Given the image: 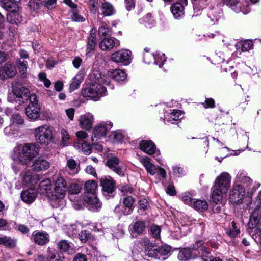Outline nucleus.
I'll list each match as a JSON object with an SVG mask.
<instances>
[{"label": "nucleus", "instance_id": "1", "mask_svg": "<svg viewBox=\"0 0 261 261\" xmlns=\"http://www.w3.org/2000/svg\"><path fill=\"white\" fill-rule=\"evenodd\" d=\"M231 177L228 173H221L216 179L212 188V198L213 202L220 203L223 200L230 185Z\"/></svg>", "mask_w": 261, "mask_h": 261}, {"label": "nucleus", "instance_id": "2", "mask_svg": "<svg viewBox=\"0 0 261 261\" xmlns=\"http://www.w3.org/2000/svg\"><path fill=\"white\" fill-rule=\"evenodd\" d=\"M33 134L36 141L40 145L47 146L52 141V131L50 127L46 124L34 129Z\"/></svg>", "mask_w": 261, "mask_h": 261}, {"label": "nucleus", "instance_id": "3", "mask_svg": "<svg viewBox=\"0 0 261 261\" xmlns=\"http://www.w3.org/2000/svg\"><path fill=\"white\" fill-rule=\"evenodd\" d=\"M39 149V146L36 143L25 144L22 148V153L19 155L17 159L20 163L27 164L38 154Z\"/></svg>", "mask_w": 261, "mask_h": 261}, {"label": "nucleus", "instance_id": "4", "mask_svg": "<svg viewBox=\"0 0 261 261\" xmlns=\"http://www.w3.org/2000/svg\"><path fill=\"white\" fill-rule=\"evenodd\" d=\"M29 102V104L25 108L26 115L31 119L36 120L40 115V107L37 96L35 94L30 95Z\"/></svg>", "mask_w": 261, "mask_h": 261}, {"label": "nucleus", "instance_id": "5", "mask_svg": "<svg viewBox=\"0 0 261 261\" xmlns=\"http://www.w3.org/2000/svg\"><path fill=\"white\" fill-rule=\"evenodd\" d=\"M106 91V88L103 86L91 84L90 87L83 89L82 94L84 97H90L96 101L105 95Z\"/></svg>", "mask_w": 261, "mask_h": 261}, {"label": "nucleus", "instance_id": "6", "mask_svg": "<svg viewBox=\"0 0 261 261\" xmlns=\"http://www.w3.org/2000/svg\"><path fill=\"white\" fill-rule=\"evenodd\" d=\"M54 190L52 192L53 196L57 199H62L64 197L68 190L66 180L63 177L58 176L55 180Z\"/></svg>", "mask_w": 261, "mask_h": 261}, {"label": "nucleus", "instance_id": "7", "mask_svg": "<svg viewBox=\"0 0 261 261\" xmlns=\"http://www.w3.org/2000/svg\"><path fill=\"white\" fill-rule=\"evenodd\" d=\"M3 7L8 12L7 20L11 24L16 23V3L15 0H8L4 3Z\"/></svg>", "mask_w": 261, "mask_h": 261}, {"label": "nucleus", "instance_id": "8", "mask_svg": "<svg viewBox=\"0 0 261 261\" xmlns=\"http://www.w3.org/2000/svg\"><path fill=\"white\" fill-rule=\"evenodd\" d=\"M244 188L240 185H237L233 187L230 191L229 201L233 203H241L242 202L245 195Z\"/></svg>", "mask_w": 261, "mask_h": 261}, {"label": "nucleus", "instance_id": "9", "mask_svg": "<svg viewBox=\"0 0 261 261\" xmlns=\"http://www.w3.org/2000/svg\"><path fill=\"white\" fill-rule=\"evenodd\" d=\"M131 51L123 49L113 53L111 55V60L116 63H123L128 64L130 63Z\"/></svg>", "mask_w": 261, "mask_h": 261}, {"label": "nucleus", "instance_id": "10", "mask_svg": "<svg viewBox=\"0 0 261 261\" xmlns=\"http://www.w3.org/2000/svg\"><path fill=\"white\" fill-rule=\"evenodd\" d=\"M258 205L251 213L250 217L249 226L251 228H255L261 220V197L258 196L257 199Z\"/></svg>", "mask_w": 261, "mask_h": 261}, {"label": "nucleus", "instance_id": "11", "mask_svg": "<svg viewBox=\"0 0 261 261\" xmlns=\"http://www.w3.org/2000/svg\"><path fill=\"white\" fill-rule=\"evenodd\" d=\"M84 200L90 205V208L92 211H98L101 207V202L97 198L95 194L85 195Z\"/></svg>", "mask_w": 261, "mask_h": 261}, {"label": "nucleus", "instance_id": "12", "mask_svg": "<svg viewBox=\"0 0 261 261\" xmlns=\"http://www.w3.org/2000/svg\"><path fill=\"white\" fill-rule=\"evenodd\" d=\"M113 126V123L111 122H103L100 125L95 127L93 130V135L95 138H100L105 136L108 130Z\"/></svg>", "mask_w": 261, "mask_h": 261}, {"label": "nucleus", "instance_id": "13", "mask_svg": "<svg viewBox=\"0 0 261 261\" xmlns=\"http://www.w3.org/2000/svg\"><path fill=\"white\" fill-rule=\"evenodd\" d=\"M50 167L49 163L42 157L35 159L32 166L33 171L40 172L48 169Z\"/></svg>", "mask_w": 261, "mask_h": 261}, {"label": "nucleus", "instance_id": "14", "mask_svg": "<svg viewBox=\"0 0 261 261\" xmlns=\"http://www.w3.org/2000/svg\"><path fill=\"white\" fill-rule=\"evenodd\" d=\"M101 14L104 17H110L116 13V9L114 6L110 2L104 1L100 6Z\"/></svg>", "mask_w": 261, "mask_h": 261}, {"label": "nucleus", "instance_id": "15", "mask_svg": "<svg viewBox=\"0 0 261 261\" xmlns=\"http://www.w3.org/2000/svg\"><path fill=\"white\" fill-rule=\"evenodd\" d=\"M119 163V160L116 156H112L109 159L107 162V166L113 169V170L119 175L123 173L124 167L118 166Z\"/></svg>", "mask_w": 261, "mask_h": 261}, {"label": "nucleus", "instance_id": "16", "mask_svg": "<svg viewBox=\"0 0 261 261\" xmlns=\"http://www.w3.org/2000/svg\"><path fill=\"white\" fill-rule=\"evenodd\" d=\"M7 77L12 78L16 74V63L14 61H8L3 67L2 70Z\"/></svg>", "mask_w": 261, "mask_h": 261}, {"label": "nucleus", "instance_id": "17", "mask_svg": "<svg viewBox=\"0 0 261 261\" xmlns=\"http://www.w3.org/2000/svg\"><path fill=\"white\" fill-rule=\"evenodd\" d=\"M37 196L36 191L32 188L23 191L21 194V199L22 200L28 204L33 202Z\"/></svg>", "mask_w": 261, "mask_h": 261}, {"label": "nucleus", "instance_id": "18", "mask_svg": "<svg viewBox=\"0 0 261 261\" xmlns=\"http://www.w3.org/2000/svg\"><path fill=\"white\" fill-rule=\"evenodd\" d=\"M115 46V39L111 37L103 38L99 43V48L103 51H110Z\"/></svg>", "mask_w": 261, "mask_h": 261}, {"label": "nucleus", "instance_id": "19", "mask_svg": "<svg viewBox=\"0 0 261 261\" xmlns=\"http://www.w3.org/2000/svg\"><path fill=\"white\" fill-rule=\"evenodd\" d=\"M134 202V199L131 196L123 198V205L124 208L122 210V212L124 215H129L133 212L135 207Z\"/></svg>", "mask_w": 261, "mask_h": 261}, {"label": "nucleus", "instance_id": "20", "mask_svg": "<svg viewBox=\"0 0 261 261\" xmlns=\"http://www.w3.org/2000/svg\"><path fill=\"white\" fill-rule=\"evenodd\" d=\"M80 170V164L73 159H69L67 160L66 171H68L70 175H75L79 173Z\"/></svg>", "mask_w": 261, "mask_h": 261}, {"label": "nucleus", "instance_id": "21", "mask_svg": "<svg viewBox=\"0 0 261 261\" xmlns=\"http://www.w3.org/2000/svg\"><path fill=\"white\" fill-rule=\"evenodd\" d=\"M100 185L102 187L103 190L108 193H112L114 190V182L110 177L101 178Z\"/></svg>", "mask_w": 261, "mask_h": 261}, {"label": "nucleus", "instance_id": "22", "mask_svg": "<svg viewBox=\"0 0 261 261\" xmlns=\"http://www.w3.org/2000/svg\"><path fill=\"white\" fill-rule=\"evenodd\" d=\"M30 95L28 88L21 87L17 89V102L19 105L23 103L28 99H29Z\"/></svg>", "mask_w": 261, "mask_h": 261}, {"label": "nucleus", "instance_id": "23", "mask_svg": "<svg viewBox=\"0 0 261 261\" xmlns=\"http://www.w3.org/2000/svg\"><path fill=\"white\" fill-rule=\"evenodd\" d=\"M34 242L38 245H44L48 242L49 239L46 232H38L33 234Z\"/></svg>", "mask_w": 261, "mask_h": 261}, {"label": "nucleus", "instance_id": "24", "mask_svg": "<svg viewBox=\"0 0 261 261\" xmlns=\"http://www.w3.org/2000/svg\"><path fill=\"white\" fill-rule=\"evenodd\" d=\"M139 145L140 149L149 154H152L155 152V145L150 141L143 140Z\"/></svg>", "mask_w": 261, "mask_h": 261}, {"label": "nucleus", "instance_id": "25", "mask_svg": "<svg viewBox=\"0 0 261 261\" xmlns=\"http://www.w3.org/2000/svg\"><path fill=\"white\" fill-rule=\"evenodd\" d=\"M140 161L148 173L153 175L157 172L158 167L150 162V159L148 157L143 158L141 159Z\"/></svg>", "mask_w": 261, "mask_h": 261}, {"label": "nucleus", "instance_id": "26", "mask_svg": "<svg viewBox=\"0 0 261 261\" xmlns=\"http://www.w3.org/2000/svg\"><path fill=\"white\" fill-rule=\"evenodd\" d=\"M16 119V117L15 115H12L10 118V124L8 126L5 127L4 130L5 135L11 137L15 135L16 130V124L15 123Z\"/></svg>", "mask_w": 261, "mask_h": 261}, {"label": "nucleus", "instance_id": "27", "mask_svg": "<svg viewBox=\"0 0 261 261\" xmlns=\"http://www.w3.org/2000/svg\"><path fill=\"white\" fill-rule=\"evenodd\" d=\"M96 29H92L91 30L89 37L88 38L87 49L88 53L93 51L96 44Z\"/></svg>", "mask_w": 261, "mask_h": 261}, {"label": "nucleus", "instance_id": "28", "mask_svg": "<svg viewBox=\"0 0 261 261\" xmlns=\"http://www.w3.org/2000/svg\"><path fill=\"white\" fill-rule=\"evenodd\" d=\"M92 116H82L79 119L80 124L83 129L89 130L92 126Z\"/></svg>", "mask_w": 261, "mask_h": 261}, {"label": "nucleus", "instance_id": "29", "mask_svg": "<svg viewBox=\"0 0 261 261\" xmlns=\"http://www.w3.org/2000/svg\"><path fill=\"white\" fill-rule=\"evenodd\" d=\"M184 6L181 3L177 2L172 5L171 12L175 18H178L184 14Z\"/></svg>", "mask_w": 261, "mask_h": 261}, {"label": "nucleus", "instance_id": "30", "mask_svg": "<svg viewBox=\"0 0 261 261\" xmlns=\"http://www.w3.org/2000/svg\"><path fill=\"white\" fill-rule=\"evenodd\" d=\"M145 256L157 259V246L154 243L150 244L144 249Z\"/></svg>", "mask_w": 261, "mask_h": 261}, {"label": "nucleus", "instance_id": "31", "mask_svg": "<svg viewBox=\"0 0 261 261\" xmlns=\"http://www.w3.org/2000/svg\"><path fill=\"white\" fill-rule=\"evenodd\" d=\"M253 46V43L251 41L244 40L238 42L236 47L237 50L241 51H247L250 50Z\"/></svg>", "mask_w": 261, "mask_h": 261}, {"label": "nucleus", "instance_id": "32", "mask_svg": "<svg viewBox=\"0 0 261 261\" xmlns=\"http://www.w3.org/2000/svg\"><path fill=\"white\" fill-rule=\"evenodd\" d=\"M112 78L117 81H123L126 77L125 72L121 69H115L111 73Z\"/></svg>", "mask_w": 261, "mask_h": 261}, {"label": "nucleus", "instance_id": "33", "mask_svg": "<svg viewBox=\"0 0 261 261\" xmlns=\"http://www.w3.org/2000/svg\"><path fill=\"white\" fill-rule=\"evenodd\" d=\"M97 187V184L94 180H88L86 181L85 185V190L87 193L86 195L95 194Z\"/></svg>", "mask_w": 261, "mask_h": 261}, {"label": "nucleus", "instance_id": "34", "mask_svg": "<svg viewBox=\"0 0 261 261\" xmlns=\"http://www.w3.org/2000/svg\"><path fill=\"white\" fill-rule=\"evenodd\" d=\"M17 68L19 70V72L20 74V76L24 79L27 77L28 73L27 72V62L24 60L21 61L19 60V63L17 65Z\"/></svg>", "mask_w": 261, "mask_h": 261}, {"label": "nucleus", "instance_id": "35", "mask_svg": "<svg viewBox=\"0 0 261 261\" xmlns=\"http://www.w3.org/2000/svg\"><path fill=\"white\" fill-rule=\"evenodd\" d=\"M111 33V30L107 24L100 26L98 30V35L101 39L110 37Z\"/></svg>", "mask_w": 261, "mask_h": 261}, {"label": "nucleus", "instance_id": "36", "mask_svg": "<svg viewBox=\"0 0 261 261\" xmlns=\"http://www.w3.org/2000/svg\"><path fill=\"white\" fill-rule=\"evenodd\" d=\"M16 99V82L14 81L11 84V87L9 90L8 100L14 102Z\"/></svg>", "mask_w": 261, "mask_h": 261}, {"label": "nucleus", "instance_id": "37", "mask_svg": "<svg viewBox=\"0 0 261 261\" xmlns=\"http://www.w3.org/2000/svg\"><path fill=\"white\" fill-rule=\"evenodd\" d=\"M193 207L197 211H203L208 208V203L205 200H197L193 203Z\"/></svg>", "mask_w": 261, "mask_h": 261}, {"label": "nucleus", "instance_id": "38", "mask_svg": "<svg viewBox=\"0 0 261 261\" xmlns=\"http://www.w3.org/2000/svg\"><path fill=\"white\" fill-rule=\"evenodd\" d=\"M191 247L185 248L178 254V257L181 261H186L192 258Z\"/></svg>", "mask_w": 261, "mask_h": 261}, {"label": "nucleus", "instance_id": "39", "mask_svg": "<svg viewBox=\"0 0 261 261\" xmlns=\"http://www.w3.org/2000/svg\"><path fill=\"white\" fill-rule=\"evenodd\" d=\"M102 77L99 71L94 70L90 75V78L92 81V84L100 85V82L102 81Z\"/></svg>", "mask_w": 261, "mask_h": 261}, {"label": "nucleus", "instance_id": "40", "mask_svg": "<svg viewBox=\"0 0 261 261\" xmlns=\"http://www.w3.org/2000/svg\"><path fill=\"white\" fill-rule=\"evenodd\" d=\"M82 189V185L76 182H72L68 187L67 191L71 194H77Z\"/></svg>", "mask_w": 261, "mask_h": 261}, {"label": "nucleus", "instance_id": "41", "mask_svg": "<svg viewBox=\"0 0 261 261\" xmlns=\"http://www.w3.org/2000/svg\"><path fill=\"white\" fill-rule=\"evenodd\" d=\"M145 228V223L142 221H137L133 225L134 232L139 234H142Z\"/></svg>", "mask_w": 261, "mask_h": 261}, {"label": "nucleus", "instance_id": "42", "mask_svg": "<svg viewBox=\"0 0 261 261\" xmlns=\"http://www.w3.org/2000/svg\"><path fill=\"white\" fill-rule=\"evenodd\" d=\"M171 248L168 246H162L157 247V259L160 256L167 255L170 251Z\"/></svg>", "mask_w": 261, "mask_h": 261}, {"label": "nucleus", "instance_id": "43", "mask_svg": "<svg viewBox=\"0 0 261 261\" xmlns=\"http://www.w3.org/2000/svg\"><path fill=\"white\" fill-rule=\"evenodd\" d=\"M58 249L63 252L67 251L72 247L70 244L66 240L60 241L58 243Z\"/></svg>", "mask_w": 261, "mask_h": 261}, {"label": "nucleus", "instance_id": "44", "mask_svg": "<svg viewBox=\"0 0 261 261\" xmlns=\"http://www.w3.org/2000/svg\"><path fill=\"white\" fill-rule=\"evenodd\" d=\"M149 207V203L147 199L143 198L140 200L139 202V210L138 211L140 213L142 214Z\"/></svg>", "mask_w": 261, "mask_h": 261}, {"label": "nucleus", "instance_id": "45", "mask_svg": "<svg viewBox=\"0 0 261 261\" xmlns=\"http://www.w3.org/2000/svg\"><path fill=\"white\" fill-rule=\"evenodd\" d=\"M14 243L10 237L6 236H0V245H4L6 246L11 247Z\"/></svg>", "mask_w": 261, "mask_h": 261}, {"label": "nucleus", "instance_id": "46", "mask_svg": "<svg viewBox=\"0 0 261 261\" xmlns=\"http://www.w3.org/2000/svg\"><path fill=\"white\" fill-rule=\"evenodd\" d=\"M82 78L80 76L76 75L73 79L70 86V90L74 91L79 88Z\"/></svg>", "mask_w": 261, "mask_h": 261}, {"label": "nucleus", "instance_id": "47", "mask_svg": "<svg viewBox=\"0 0 261 261\" xmlns=\"http://www.w3.org/2000/svg\"><path fill=\"white\" fill-rule=\"evenodd\" d=\"M51 182L49 179H46L39 184V187L40 190H48L50 189Z\"/></svg>", "mask_w": 261, "mask_h": 261}, {"label": "nucleus", "instance_id": "48", "mask_svg": "<svg viewBox=\"0 0 261 261\" xmlns=\"http://www.w3.org/2000/svg\"><path fill=\"white\" fill-rule=\"evenodd\" d=\"M151 234L155 238L160 237L161 228L157 225H152L150 228Z\"/></svg>", "mask_w": 261, "mask_h": 261}, {"label": "nucleus", "instance_id": "49", "mask_svg": "<svg viewBox=\"0 0 261 261\" xmlns=\"http://www.w3.org/2000/svg\"><path fill=\"white\" fill-rule=\"evenodd\" d=\"M238 178L240 180L241 182L243 184H246L248 186L251 184L252 182L251 179L249 177L246 176L243 173H241L238 175Z\"/></svg>", "mask_w": 261, "mask_h": 261}, {"label": "nucleus", "instance_id": "50", "mask_svg": "<svg viewBox=\"0 0 261 261\" xmlns=\"http://www.w3.org/2000/svg\"><path fill=\"white\" fill-rule=\"evenodd\" d=\"M111 136L113 139V142L114 143H118L121 142L123 140V136L122 134L119 132H112Z\"/></svg>", "mask_w": 261, "mask_h": 261}, {"label": "nucleus", "instance_id": "51", "mask_svg": "<svg viewBox=\"0 0 261 261\" xmlns=\"http://www.w3.org/2000/svg\"><path fill=\"white\" fill-rule=\"evenodd\" d=\"M89 4L91 7V10L93 13L95 14L98 11V0H89Z\"/></svg>", "mask_w": 261, "mask_h": 261}, {"label": "nucleus", "instance_id": "52", "mask_svg": "<svg viewBox=\"0 0 261 261\" xmlns=\"http://www.w3.org/2000/svg\"><path fill=\"white\" fill-rule=\"evenodd\" d=\"M79 238L82 242H86L91 238V234L87 231H82L79 234Z\"/></svg>", "mask_w": 261, "mask_h": 261}, {"label": "nucleus", "instance_id": "53", "mask_svg": "<svg viewBox=\"0 0 261 261\" xmlns=\"http://www.w3.org/2000/svg\"><path fill=\"white\" fill-rule=\"evenodd\" d=\"M62 135V143L64 146L67 145V141L69 139V135L67 130L65 129H62L61 130Z\"/></svg>", "mask_w": 261, "mask_h": 261}, {"label": "nucleus", "instance_id": "54", "mask_svg": "<svg viewBox=\"0 0 261 261\" xmlns=\"http://www.w3.org/2000/svg\"><path fill=\"white\" fill-rule=\"evenodd\" d=\"M71 18L73 21L76 22H83L85 21V18L79 14L75 10L72 11Z\"/></svg>", "mask_w": 261, "mask_h": 261}, {"label": "nucleus", "instance_id": "55", "mask_svg": "<svg viewBox=\"0 0 261 261\" xmlns=\"http://www.w3.org/2000/svg\"><path fill=\"white\" fill-rule=\"evenodd\" d=\"M56 257V255L54 254H51L49 256H46L43 255H38L37 256V260L39 261H51L53 259H54Z\"/></svg>", "mask_w": 261, "mask_h": 261}, {"label": "nucleus", "instance_id": "56", "mask_svg": "<svg viewBox=\"0 0 261 261\" xmlns=\"http://www.w3.org/2000/svg\"><path fill=\"white\" fill-rule=\"evenodd\" d=\"M203 105L205 108H214L215 107L214 100L212 98H206Z\"/></svg>", "mask_w": 261, "mask_h": 261}, {"label": "nucleus", "instance_id": "57", "mask_svg": "<svg viewBox=\"0 0 261 261\" xmlns=\"http://www.w3.org/2000/svg\"><path fill=\"white\" fill-rule=\"evenodd\" d=\"M184 202L189 205L193 204L192 199L189 193H185L182 197Z\"/></svg>", "mask_w": 261, "mask_h": 261}, {"label": "nucleus", "instance_id": "58", "mask_svg": "<svg viewBox=\"0 0 261 261\" xmlns=\"http://www.w3.org/2000/svg\"><path fill=\"white\" fill-rule=\"evenodd\" d=\"M140 243L141 246L144 248H146L147 246H148L152 243L150 241L149 239L147 237L142 238L140 240Z\"/></svg>", "mask_w": 261, "mask_h": 261}, {"label": "nucleus", "instance_id": "59", "mask_svg": "<svg viewBox=\"0 0 261 261\" xmlns=\"http://www.w3.org/2000/svg\"><path fill=\"white\" fill-rule=\"evenodd\" d=\"M125 4L126 8L128 11H130L135 8V0H125Z\"/></svg>", "mask_w": 261, "mask_h": 261}, {"label": "nucleus", "instance_id": "60", "mask_svg": "<svg viewBox=\"0 0 261 261\" xmlns=\"http://www.w3.org/2000/svg\"><path fill=\"white\" fill-rule=\"evenodd\" d=\"M181 115V111L178 110H174L171 113V118L174 120H178Z\"/></svg>", "mask_w": 261, "mask_h": 261}, {"label": "nucleus", "instance_id": "61", "mask_svg": "<svg viewBox=\"0 0 261 261\" xmlns=\"http://www.w3.org/2000/svg\"><path fill=\"white\" fill-rule=\"evenodd\" d=\"M166 192L168 194L174 196L176 194V192L175 187L173 185H169L166 190Z\"/></svg>", "mask_w": 261, "mask_h": 261}, {"label": "nucleus", "instance_id": "62", "mask_svg": "<svg viewBox=\"0 0 261 261\" xmlns=\"http://www.w3.org/2000/svg\"><path fill=\"white\" fill-rule=\"evenodd\" d=\"M85 171L88 174L92 175L94 177H97L95 169L91 165L88 166L86 167Z\"/></svg>", "mask_w": 261, "mask_h": 261}, {"label": "nucleus", "instance_id": "63", "mask_svg": "<svg viewBox=\"0 0 261 261\" xmlns=\"http://www.w3.org/2000/svg\"><path fill=\"white\" fill-rule=\"evenodd\" d=\"M45 5L48 9H52L56 5V0H47L45 2Z\"/></svg>", "mask_w": 261, "mask_h": 261}, {"label": "nucleus", "instance_id": "64", "mask_svg": "<svg viewBox=\"0 0 261 261\" xmlns=\"http://www.w3.org/2000/svg\"><path fill=\"white\" fill-rule=\"evenodd\" d=\"M74 261H87V258L85 255L78 253L75 256Z\"/></svg>", "mask_w": 261, "mask_h": 261}]
</instances>
